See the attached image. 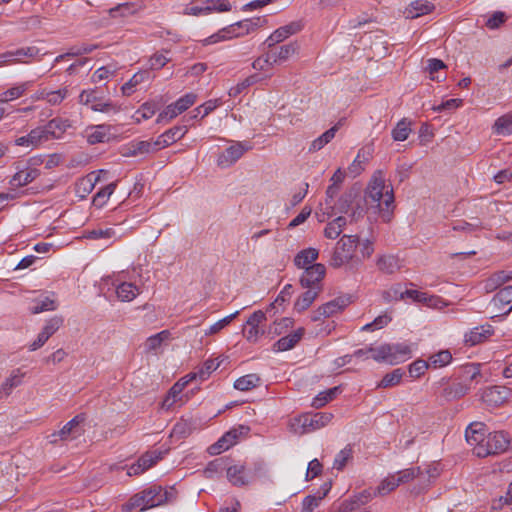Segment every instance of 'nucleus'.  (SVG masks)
Listing matches in <instances>:
<instances>
[{
  "mask_svg": "<svg viewBox=\"0 0 512 512\" xmlns=\"http://www.w3.org/2000/svg\"><path fill=\"white\" fill-rule=\"evenodd\" d=\"M364 202L369 221H377L378 218L385 223L391 221L395 208L394 193L392 188L385 185L381 172L371 178L364 193Z\"/></svg>",
  "mask_w": 512,
  "mask_h": 512,
  "instance_id": "obj_1",
  "label": "nucleus"
},
{
  "mask_svg": "<svg viewBox=\"0 0 512 512\" xmlns=\"http://www.w3.org/2000/svg\"><path fill=\"white\" fill-rule=\"evenodd\" d=\"M168 500V492L161 486H152L133 495L123 506L122 510L130 512L132 510L143 511L153 507L163 505Z\"/></svg>",
  "mask_w": 512,
  "mask_h": 512,
  "instance_id": "obj_2",
  "label": "nucleus"
},
{
  "mask_svg": "<svg viewBox=\"0 0 512 512\" xmlns=\"http://www.w3.org/2000/svg\"><path fill=\"white\" fill-rule=\"evenodd\" d=\"M370 351L375 361L396 365L411 358L413 345L406 342L385 343L376 348L370 347Z\"/></svg>",
  "mask_w": 512,
  "mask_h": 512,
  "instance_id": "obj_3",
  "label": "nucleus"
},
{
  "mask_svg": "<svg viewBox=\"0 0 512 512\" xmlns=\"http://www.w3.org/2000/svg\"><path fill=\"white\" fill-rule=\"evenodd\" d=\"M358 244V235H343L335 245L330 259V266L340 268L349 263L354 256Z\"/></svg>",
  "mask_w": 512,
  "mask_h": 512,
  "instance_id": "obj_4",
  "label": "nucleus"
},
{
  "mask_svg": "<svg viewBox=\"0 0 512 512\" xmlns=\"http://www.w3.org/2000/svg\"><path fill=\"white\" fill-rule=\"evenodd\" d=\"M509 444L510 439L506 433L502 431L488 433L484 437V441L476 448L475 455L480 458L497 455L505 452Z\"/></svg>",
  "mask_w": 512,
  "mask_h": 512,
  "instance_id": "obj_5",
  "label": "nucleus"
},
{
  "mask_svg": "<svg viewBox=\"0 0 512 512\" xmlns=\"http://www.w3.org/2000/svg\"><path fill=\"white\" fill-rule=\"evenodd\" d=\"M249 431V427L243 425L230 429L220 439H218L217 442L209 446L208 452L211 455H218L223 451L228 450L236 444L241 435H247Z\"/></svg>",
  "mask_w": 512,
  "mask_h": 512,
  "instance_id": "obj_6",
  "label": "nucleus"
},
{
  "mask_svg": "<svg viewBox=\"0 0 512 512\" xmlns=\"http://www.w3.org/2000/svg\"><path fill=\"white\" fill-rule=\"evenodd\" d=\"M262 470V464L255 465L253 473L247 471L244 465H233L227 467L226 476L232 485L241 487L249 484L254 476L261 473Z\"/></svg>",
  "mask_w": 512,
  "mask_h": 512,
  "instance_id": "obj_7",
  "label": "nucleus"
},
{
  "mask_svg": "<svg viewBox=\"0 0 512 512\" xmlns=\"http://www.w3.org/2000/svg\"><path fill=\"white\" fill-rule=\"evenodd\" d=\"M352 302L351 296H339L323 305H321L316 311L311 315V320L313 322L319 321L321 318L331 317L334 314L341 312L344 308H346Z\"/></svg>",
  "mask_w": 512,
  "mask_h": 512,
  "instance_id": "obj_8",
  "label": "nucleus"
},
{
  "mask_svg": "<svg viewBox=\"0 0 512 512\" xmlns=\"http://www.w3.org/2000/svg\"><path fill=\"white\" fill-rule=\"evenodd\" d=\"M333 419V414L329 412H317L314 414H305L297 418V422L302 428V433L321 429L328 425Z\"/></svg>",
  "mask_w": 512,
  "mask_h": 512,
  "instance_id": "obj_9",
  "label": "nucleus"
},
{
  "mask_svg": "<svg viewBox=\"0 0 512 512\" xmlns=\"http://www.w3.org/2000/svg\"><path fill=\"white\" fill-rule=\"evenodd\" d=\"M232 8L229 0H203L200 4L187 8V14L200 16L213 12H228Z\"/></svg>",
  "mask_w": 512,
  "mask_h": 512,
  "instance_id": "obj_10",
  "label": "nucleus"
},
{
  "mask_svg": "<svg viewBox=\"0 0 512 512\" xmlns=\"http://www.w3.org/2000/svg\"><path fill=\"white\" fill-rule=\"evenodd\" d=\"M326 267L321 263L306 267L300 277V283L303 288L321 287V281L325 277Z\"/></svg>",
  "mask_w": 512,
  "mask_h": 512,
  "instance_id": "obj_11",
  "label": "nucleus"
},
{
  "mask_svg": "<svg viewBox=\"0 0 512 512\" xmlns=\"http://www.w3.org/2000/svg\"><path fill=\"white\" fill-rule=\"evenodd\" d=\"M112 130L114 127L109 124L88 126L85 129L86 141L91 145L109 142L113 138Z\"/></svg>",
  "mask_w": 512,
  "mask_h": 512,
  "instance_id": "obj_12",
  "label": "nucleus"
},
{
  "mask_svg": "<svg viewBox=\"0 0 512 512\" xmlns=\"http://www.w3.org/2000/svg\"><path fill=\"white\" fill-rule=\"evenodd\" d=\"M303 28L301 21H293L287 25L281 26L276 29L266 40L265 44L268 48L276 46L278 43L283 42L288 37L300 32Z\"/></svg>",
  "mask_w": 512,
  "mask_h": 512,
  "instance_id": "obj_13",
  "label": "nucleus"
},
{
  "mask_svg": "<svg viewBox=\"0 0 512 512\" xmlns=\"http://www.w3.org/2000/svg\"><path fill=\"white\" fill-rule=\"evenodd\" d=\"M511 390L504 386H492L483 390L482 401L491 407L502 405L510 396Z\"/></svg>",
  "mask_w": 512,
  "mask_h": 512,
  "instance_id": "obj_14",
  "label": "nucleus"
},
{
  "mask_svg": "<svg viewBox=\"0 0 512 512\" xmlns=\"http://www.w3.org/2000/svg\"><path fill=\"white\" fill-rule=\"evenodd\" d=\"M84 417L81 415L75 416L73 419L68 421L61 430L58 432L52 433L49 438L51 443H55L58 440H67L72 437L75 438L81 434V429L79 428V424L83 422Z\"/></svg>",
  "mask_w": 512,
  "mask_h": 512,
  "instance_id": "obj_15",
  "label": "nucleus"
},
{
  "mask_svg": "<svg viewBox=\"0 0 512 512\" xmlns=\"http://www.w3.org/2000/svg\"><path fill=\"white\" fill-rule=\"evenodd\" d=\"M248 147L244 146L241 142H236L230 147L226 148L217 158V165L221 168H228L239 160Z\"/></svg>",
  "mask_w": 512,
  "mask_h": 512,
  "instance_id": "obj_16",
  "label": "nucleus"
},
{
  "mask_svg": "<svg viewBox=\"0 0 512 512\" xmlns=\"http://www.w3.org/2000/svg\"><path fill=\"white\" fill-rule=\"evenodd\" d=\"M266 22L267 19L265 17H254L238 21L236 23L228 25V27H231V29H233V38H237L255 31L257 28L262 27L264 24H266Z\"/></svg>",
  "mask_w": 512,
  "mask_h": 512,
  "instance_id": "obj_17",
  "label": "nucleus"
},
{
  "mask_svg": "<svg viewBox=\"0 0 512 512\" xmlns=\"http://www.w3.org/2000/svg\"><path fill=\"white\" fill-rule=\"evenodd\" d=\"M266 320L263 311H255L246 321L247 328L244 329V335L249 342H256L263 331L259 329V325Z\"/></svg>",
  "mask_w": 512,
  "mask_h": 512,
  "instance_id": "obj_18",
  "label": "nucleus"
},
{
  "mask_svg": "<svg viewBox=\"0 0 512 512\" xmlns=\"http://www.w3.org/2000/svg\"><path fill=\"white\" fill-rule=\"evenodd\" d=\"M491 304L504 315H508L512 311V286L507 285L499 289L493 296Z\"/></svg>",
  "mask_w": 512,
  "mask_h": 512,
  "instance_id": "obj_19",
  "label": "nucleus"
},
{
  "mask_svg": "<svg viewBox=\"0 0 512 512\" xmlns=\"http://www.w3.org/2000/svg\"><path fill=\"white\" fill-rule=\"evenodd\" d=\"M157 151H159V149L155 140L132 141L124 148L123 155L126 157H134Z\"/></svg>",
  "mask_w": 512,
  "mask_h": 512,
  "instance_id": "obj_20",
  "label": "nucleus"
},
{
  "mask_svg": "<svg viewBox=\"0 0 512 512\" xmlns=\"http://www.w3.org/2000/svg\"><path fill=\"white\" fill-rule=\"evenodd\" d=\"M188 129L186 126H174L157 137L156 145L161 150L166 148L178 140L182 139L187 133Z\"/></svg>",
  "mask_w": 512,
  "mask_h": 512,
  "instance_id": "obj_21",
  "label": "nucleus"
},
{
  "mask_svg": "<svg viewBox=\"0 0 512 512\" xmlns=\"http://www.w3.org/2000/svg\"><path fill=\"white\" fill-rule=\"evenodd\" d=\"M485 436V425L482 422H473L466 428L465 438L474 454L476 448L484 441Z\"/></svg>",
  "mask_w": 512,
  "mask_h": 512,
  "instance_id": "obj_22",
  "label": "nucleus"
},
{
  "mask_svg": "<svg viewBox=\"0 0 512 512\" xmlns=\"http://www.w3.org/2000/svg\"><path fill=\"white\" fill-rule=\"evenodd\" d=\"M299 46L297 42H290L279 47L269 48V52L272 54L273 62L276 65L288 61L293 55L297 53Z\"/></svg>",
  "mask_w": 512,
  "mask_h": 512,
  "instance_id": "obj_23",
  "label": "nucleus"
},
{
  "mask_svg": "<svg viewBox=\"0 0 512 512\" xmlns=\"http://www.w3.org/2000/svg\"><path fill=\"white\" fill-rule=\"evenodd\" d=\"M493 333L494 329L490 324L480 325L467 332L464 340L466 344L474 346L488 339Z\"/></svg>",
  "mask_w": 512,
  "mask_h": 512,
  "instance_id": "obj_24",
  "label": "nucleus"
},
{
  "mask_svg": "<svg viewBox=\"0 0 512 512\" xmlns=\"http://www.w3.org/2000/svg\"><path fill=\"white\" fill-rule=\"evenodd\" d=\"M161 458H162L161 452H158V451L147 452L138 459L136 464H133L130 467L128 474L136 475V474L143 473L144 471L151 468L154 464H156Z\"/></svg>",
  "mask_w": 512,
  "mask_h": 512,
  "instance_id": "obj_25",
  "label": "nucleus"
},
{
  "mask_svg": "<svg viewBox=\"0 0 512 512\" xmlns=\"http://www.w3.org/2000/svg\"><path fill=\"white\" fill-rule=\"evenodd\" d=\"M434 9V4L428 0H415L405 8L404 15L408 19H416L433 12Z\"/></svg>",
  "mask_w": 512,
  "mask_h": 512,
  "instance_id": "obj_26",
  "label": "nucleus"
},
{
  "mask_svg": "<svg viewBox=\"0 0 512 512\" xmlns=\"http://www.w3.org/2000/svg\"><path fill=\"white\" fill-rule=\"evenodd\" d=\"M39 175L40 171L37 168L27 166L24 169L17 171L12 176L9 183L12 187H23L33 182L39 177Z\"/></svg>",
  "mask_w": 512,
  "mask_h": 512,
  "instance_id": "obj_27",
  "label": "nucleus"
},
{
  "mask_svg": "<svg viewBox=\"0 0 512 512\" xmlns=\"http://www.w3.org/2000/svg\"><path fill=\"white\" fill-rule=\"evenodd\" d=\"M510 280H512V271H497L484 280L483 289L486 293H491Z\"/></svg>",
  "mask_w": 512,
  "mask_h": 512,
  "instance_id": "obj_28",
  "label": "nucleus"
},
{
  "mask_svg": "<svg viewBox=\"0 0 512 512\" xmlns=\"http://www.w3.org/2000/svg\"><path fill=\"white\" fill-rule=\"evenodd\" d=\"M114 285L117 298L122 302H130L141 293L140 287L131 282L124 281Z\"/></svg>",
  "mask_w": 512,
  "mask_h": 512,
  "instance_id": "obj_29",
  "label": "nucleus"
},
{
  "mask_svg": "<svg viewBox=\"0 0 512 512\" xmlns=\"http://www.w3.org/2000/svg\"><path fill=\"white\" fill-rule=\"evenodd\" d=\"M319 251L316 248H306L299 251L294 257V265L299 269L310 267L318 259Z\"/></svg>",
  "mask_w": 512,
  "mask_h": 512,
  "instance_id": "obj_30",
  "label": "nucleus"
},
{
  "mask_svg": "<svg viewBox=\"0 0 512 512\" xmlns=\"http://www.w3.org/2000/svg\"><path fill=\"white\" fill-rule=\"evenodd\" d=\"M304 335V329L299 328L296 331L280 338L274 344V351L284 352L295 347V345L301 340Z\"/></svg>",
  "mask_w": 512,
  "mask_h": 512,
  "instance_id": "obj_31",
  "label": "nucleus"
},
{
  "mask_svg": "<svg viewBox=\"0 0 512 512\" xmlns=\"http://www.w3.org/2000/svg\"><path fill=\"white\" fill-rule=\"evenodd\" d=\"M378 269L385 274H393L401 269L402 262L398 256L382 255L376 261Z\"/></svg>",
  "mask_w": 512,
  "mask_h": 512,
  "instance_id": "obj_32",
  "label": "nucleus"
},
{
  "mask_svg": "<svg viewBox=\"0 0 512 512\" xmlns=\"http://www.w3.org/2000/svg\"><path fill=\"white\" fill-rule=\"evenodd\" d=\"M322 291L321 287H315V288H308L307 291L302 293L294 304V309L297 312H303L307 310L312 303L315 301V299L318 297L319 293Z\"/></svg>",
  "mask_w": 512,
  "mask_h": 512,
  "instance_id": "obj_33",
  "label": "nucleus"
},
{
  "mask_svg": "<svg viewBox=\"0 0 512 512\" xmlns=\"http://www.w3.org/2000/svg\"><path fill=\"white\" fill-rule=\"evenodd\" d=\"M24 376L25 373L19 368L13 370L11 375L0 386V398L10 395L14 388L21 385Z\"/></svg>",
  "mask_w": 512,
  "mask_h": 512,
  "instance_id": "obj_34",
  "label": "nucleus"
},
{
  "mask_svg": "<svg viewBox=\"0 0 512 512\" xmlns=\"http://www.w3.org/2000/svg\"><path fill=\"white\" fill-rule=\"evenodd\" d=\"M31 84L32 83L30 81L22 82L2 92L0 94L1 104L20 98L31 87Z\"/></svg>",
  "mask_w": 512,
  "mask_h": 512,
  "instance_id": "obj_35",
  "label": "nucleus"
},
{
  "mask_svg": "<svg viewBox=\"0 0 512 512\" xmlns=\"http://www.w3.org/2000/svg\"><path fill=\"white\" fill-rule=\"evenodd\" d=\"M46 134L49 139L60 138L61 135L70 127L67 119L54 118L50 120L45 126Z\"/></svg>",
  "mask_w": 512,
  "mask_h": 512,
  "instance_id": "obj_36",
  "label": "nucleus"
},
{
  "mask_svg": "<svg viewBox=\"0 0 512 512\" xmlns=\"http://www.w3.org/2000/svg\"><path fill=\"white\" fill-rule=\"evenodd\" d=\"M404 294H406V298H410L415 302L424 303L429 307H437L441 301V298L438 296L429 295L428 293L412 289L404 290Z\"/></svg>",
  "mask_w": 512,
  "mask_h": 512,
  "instance_id": "obj_37",
  "label": "nucleus"
},
{
  "mask_svg": "<svg viewBox=\"0 0 512 512\" xmlns=\"http://www.w3.org/2000/svg\"><path fill=\"white\" fill-rule=\"evenodd\" d=\"M341 392V386H335L325 391H321L313 398L311 405L312 407L319 409L334 400Z\"/></svg>",
  "mask_w": 512,
  "mask_h": 512,
  "instance_id": "obj_38",
  "label": "nucleus"
},
{
  "mask_svg": "<svg viewBox=\"0 0 512 512\" xmlns=\"http://www.w3.org/2000/svg\"><path fill=\"white\" fill-rule=\"evenodd\" d=\"M338 130L337 125L331 127L327 131H325L323 134H321L319 137L314 139L310 146H309V152L314 153L319 150H321L324 146H326L328 143L332 141V139L335 137L336 132Z\"/></svg>",
  "mask_w": 512,
  "mask_h": 512,
  "instance_id": "obj_39",
  "label": "nucleus"
},
{
  "mask_svg": "<svg viewBox=\"0 0 512 512\" xmlns=\"http://www.w3.org/2000/svg\"><path fill=\"white\" fill-rule=\"evenodd\" d=\"M11 52L16 64L29 63L30 59L35 58L39 54V49L35 46H27L11 50Z\"/></svg>",
  "mask_w": 512,
  "mask_h": 512,
  "instance_id": "obj_40",
  "label": "nucleus"
},
{
  "mask_svg": "<svg viewBox=\"0 0 512 512\" xmlns=\"http://www.w3.org/2000/svg\"><path fill=\"white\" fill-rule=\"evenodd\" d=\"M261 379L256 374H247L234 382V388L239 391H249L260 385Z\"/></svg>",
  "mask_w": 512,
  "mask_h": 512,
  "instance_id": "obj_41",
  "label": "nucleus"
},
{
  "mask_svg": "<svg viewBox=\"0 0 512 512\" xmlns=\"http://www.w3.org/2000/svg\"><path fill=\"white\" fill-rule=\"evenodd\" d=\"M149 77H150V73L147 70L139 71V72L135 73L131 77V79L129 81H127L126 83H124L123 86L121 87L122 93L127 96L131 95L134 92L135 87L137 85H139L140 83L148 80Z\"/></svg>",
  "mask_w": 512,
  "mask_h": 512,
  "instance_id": "obj_42",
  "label": "nucleus"
},
{
  "mask_svg": "<svg viewBox=\"0 0 512 512\" xmlns=\"http://www.w3.org/2000/svg\"><path fill=\"white\" fill-rule=\"evenodd\" d=\"M411 133V121L407 118L401 119L392 130L394 141H405Z\"/></svg>",
  "mask_w": 512,
  "mask_h": 512,
  "instance_id": "obj_43",
  "label": "nucleus"
},
{
  "mask_svg": "<svg viewBox=\"0 0 512 512\" xmlns=\"http://www.w3.org/2000/svg\"><path fill=\"white\" fill-rule=\"evenodd\" d=\"M493 132L497 135H511L512 134V114H506L499 117L494 125Z\"/></svg>",
  "mask_w": 512,
  "mask_h": 512,
  "instance_id": "obj_44",
  "label": "nucleus"
},
{
  "mask_svg": "<svg viewBox=\"0 0 512 512\" xmlns=\"http://www.w3.org/2000/svg\"><path fill=\"white\" fill-rule=\"evenodd\" d=\"M470 387L464 383H454L443 390V395L446 400L451 401L461 398L468 393Z\"/></svg>",
  "mask_w": 512,
  "mask_h": 512,
  "instance_id": "obj_45",
  "label": "nucleus"
},
{
  "mask_svg": "<svg viewBox=\"0 0 512 512\" xmlns=\"http://www.w3.org/2000/svg\"><path fill=\"white\" fill-rule=\"evenodd\" d=\"M261 79L262 78L258 74H252V75L246 77L241 82L237 83L235 86L231 87L228 91V94L230 97L235 98V97L239 96L248 87L261 81Z\"/></svg>",
  "mask_w": 512,
  "mask_h": 512,
  "instance_id": "obj_46",
  "label": "nucleus"
},
{
  "mask_svg": "<svg viewBox=\"0 0 512 512\" xmlns=\"http://www.w3.org/2000/svg\"><path fill=\"white\" fill-rule=\"evenodd\" d=\"M171 333L168 330H163L157 334L150 336L145 343V349L148 352L156 351L161 347L163 342L170 339Z\"/></svg>",
  "mask_w": 512,
  "mask_h": 512,
  "instance_id": "obj_47",
  "label": "nucleus"
},
{
  "mask_svg": "<svg viewBox=\"0 0 512 512\" xmlns=\"http://www.w3.org/2000/svg\"><path fill=\"white\" fill-rule=\"evenodd\" d=\"M404 371L401 368L394 369L392 372L387 373L382 380L377 384V388H389L398 385L403 376Z\"/></svg>",
  "mask_w": 512,
  "mask_h": 512,
  "instance_id": "obj_48",
  "label": "nucleus"
},
{
  "mask_svg": "<svg viewBox=\"0 0 512 512\" xmlns=\"http://www.w3.org/2000/svg\"><path fill=\"white\" fill-rule=\"evenodd\" d=\"M218 367L219 363H216L215 360L208 359L196 372L189 373L188 376H190V378H199L201 381H203L206 380L209 375Z\"/></svg>",
  "mask_w": 512,
  "mask_h": 512,
  "instance_id": "obj_49",
  "label": "nucleus"
},
{
  "mask_svg": "<svg viewBox=\"0 0 512 512\" xmlns=\"http://www.w3.org/2000/svg\"><path fill=\"white\" fill-rule=\"evenodd\" d=\"M227 460L224 458H217L213 461H210L205 470L204 474L207 478H213L218 474H221L224 470L227 471Z\"/></svg>",
  "mask_w": 512,
  "mask_h": 512,
  "instance_id": "obj_50",
  "label": "nucleus"
},
{
  "mask_svg": "<svg viewBox=\"0 0 512 512\" xmlns=\"http://www.w3.org/2000/svg\"><path fill=\"white\" fill-rule=\"evenodd\" d=\"M232 34H233V29H231V27L226 26V27L220 29L219 31H217L216 33L212 34L211 36L203 39L202 44H203V46H207V45H211V44H216L221 41L233 39Z\"/></svg>",
  "mask_w": 512,
  "mask_h": 512,
  "instance_id": "obj_51",
  "label": "nucleus"
},
{
  "mask_svg": "<svg viewBox=\"0 0 512 512\" xmlns=\"http://www.w3.org/2000/svg\"><path fill=\"white\" fill-rule=\"evenodd\" d=\"M187 385V382L177 381L168 391L167 396L163 401V406L170 408L179 399V395Z\"/></svg>",
  "mask_w": 512,
  "mask_h": 512,
  "instance_id": "obj_52",
  "label": "nucleus"
},
{
  "mask_svg": "<svg viewBox=\"0 0 512 512\" xmlns=\"http://www.w3.org/2000/svg\"><path fill=\"white\" fill-rule=\"evenodd\" d=\"M55 309V301L48 296L35 299L33 306L30 308L33 314H38L44 311H53Z\"/></svg>",
  "mask_w": 512,
  "mask_h": 512,
  "instance_id": "obj_53",
  "label": "nucleus"
},
{
  "mask_svg": "<svg viewBox=\"0 0 512 512\" xmlns=\"http://www.w3.org/2000/svg\"><path fill=\"white\" fill-rule=\"evenodd\" d=\"M452 360V354L449 350H441L429 357L430 365L434 368H440L448 365Z\"/></svg>",
  "mask_w": 512,
  "mask_h": 512,
  "instance_id": "obj_54",
  "label": "nucleus"
},
{
  "mask_svg": "<svg viewBox=\"0 0 512 512\" xmlns=\"http://www.w3.org/2000/svg\"><path fill=\"white\" fill-rule=\"evenodd\" d=\"M352 448L348 445L340 450L334 459L333 468L341 471L352 458Z\"/></svg>",
  "mask_w": 512,
  "mask_h": 512,
  "instance_id": "obj_55",
  "label": "nucleus"
},
{
  "mask_svg": "<svg viewBox=\"0 0 512 512\" xmlns=\"http://www.w3.org/2000/svg\"><path fill=\"white\" fill-rule=\"evenodd\" d=\"M399 485L400 483L397 481V475H389L377 487V494L386 495L395 490Z\"/></svg>",
  "mask_w": 512,
  "mask_h": 512,
  "instance_id": "obj_56",
  "label": "nucleus"
},
{
  "mask_svg": "<svg viewBox=\"0 0 512 512\" xmlns=\"http://www.w3.org/2000/svg\"><path fill=\"white\" fill-rule=\"evenodd\" d=\"M116 188V183L112 182L105 187L101 188L93 198V203L96 206H103L108 198L112 195Z\"/></svg>",
  "mask_w": 512,
  "mask_h": 512,
  "instance_id": "obj_57",
  "label": "nucleus"
},
{
  "mask_svg": "<svg viewBox=\"0 0 512 512\" xmlns=\"http://www.w3.org/2000/svg\"><path fill=\"white\" fill-rule=\"evenodd\" d=\"M275 65L272 54L267 51L253 61L252 68L258 71H266L268 68H272Z\"/></svg>",
  "mask_w": 512,
  "mask_h": 512,
  "instance_id": "obj_58",
  "label": "nucleus"
},
{
  "mask_svg": "<svg viewBox=\"0 0 512 512\" xmlns=\"http://www.w3.org/2000/svg\"><path fill=\"white\" fill-rule=\"evenodd\" d=\"M429 366H431L430 362L423 359H417L409 365L408 372L411 377L419 378L425 373Z\"/></svg>",
  "mask_w": 512,
  "mask_h": 512,
  "instance_id": "obj_59",
  "label": "nucleus"
},
{
  "mask_svg": "<svg viewBox=\"0 0 512 512\" xmlns=\"http://www.w3.org/2000/svg\"><path fill=\"white\" fill-rule=\"evenodd\" d=\"M91 109L95 112L115 114V113H118L121 108L119 105H117L116 103H114L112 101L103 102V101L98 100L97 103H94L91 105Z\"/></svg>",
  "mask_w": 512,
  "mask_h": 512,
  "instance_id": "obj_60",
  "label": "nucleus"
},
{
  "mask_svg": "<svg viewBox=\"0 0 512 512\" xmlns=\"http://www.w3.org/2000/svg\"><path fill=\"white\" fill-rule=\"evenodd\" d=\"M95 182L93 179L89 176L82 178L77 184H76V193L79 197L85 198L88 194L92 192L94 189Z\"/></svg>",
  "mask_w": 512,
  "mask_h": 512,
  "instance_id": "obj_61",
  "label": "nucleus"
},
{
  "mask_svg": "<svg viewBox=\"0 0 512 512\" xmlns=\"http://www.w3.org/2000/svg\"><path fill=\"white\" fill-rule=\"evenodd\" d=\"M69 94L67 87L60 88L55 91H48L46 94V101L50 105H59Z\"/></svg>",
  "mask_w": 512,
  "mask_h": 512,
  "instance_id": "obj_62",
  "label": "nucleus"
},
{
  "mask_svg": "<svg viewBox=\"0 0 512 512\" xmlns=\"http://www.w3.org/2000/svg\"><path fill=\"white\" fill-rule=\"evenodd\" d=\"M420 472H421V470L419 467H411V468H407V469L398 471L396 473L397 481L400 483V485L408 483V482L412 481L413 479H415L416 477H418Z\"/></svg>",
  "mask_w": 512,
  "mask_h": 512,
  "instance_id": "obj_63",
  "label": "nucleus"
},
{
  "mask_svg": "<svg viewBox=\"0 0 512 512\" xmlns=\"http://www.w3.org/2000/svg\"><path fill=\"white\" fill-rule=\"evenodd\" d=\"M62 324L63 318L59 316H54L50 318L48 321H46L41 332H43L48 338H50L54 333H56L59 330Z\"/></svg>",
  "mask_w": 512,
  "mask_h": 512,
  "instance_id": "obj_64",
  "label": "nucleus"
}]
</instances>
